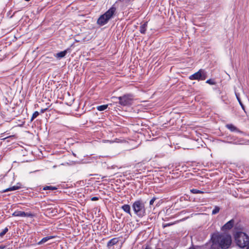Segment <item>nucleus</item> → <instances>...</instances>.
Wrapping results in <instances>:
<instances>
[{"instance_id":"16","label":"nucleus","mask_w":249,"mask_h":249,"mask_svg":"<svg viewBox=\"0 0 249 249\" xmlns=\"http://www.w3.org/2000/svg\"><path fill=\"white\" fill-rule=\"evenodd\" d=\"M19 188H20V187L18 186L17 185L13 186L11 187L8 188L7 189L3 190V192H6L11 191H15V190H17Z\"/></svg>"},{"instance_id":"21","label":"nucleus","mask_w":249,"mask_h":249,"mask_svg":"<svg viewBox=\"0 0 249 249\" xmlns=\"http://www.w3.org/2000/svg\"><path fill=\"white\" fill-rule=\"evenodd\" d=\"M38 115H39V112H38V111H35V112L33 113V115H32V117H31V121H33L35 118H36Z\"/></svg>"},{"instance_id":"26","label":"nucleus","mask_w":249,"mask_h":249,"mask_svg":"<svg viewBox=\"0 0 249 249\" xmlns=\"http://www.w3.org/2000/svg\"><path fill=\"white\" fill-rule=\"evenodd\" d=\"M173 224V223L166 224L165 225H163V227H167V226H170L171 225H172Z\"/></svg>"},{"instance_id":"8","label":"nucleus","mask_w":249,"mask_h":249,"mask_svg":"<svg viewBox=\"0 0 249 249\" xmlns=\"http://www.w3.org/2000/svg\"><path fill=\"white\" fill-rule=\"evenodd\" d=\"M234 225V220L231 219L227 222L222 227V230H227L231 229Z\"/></svg>"},{"instance_id":"10","label":"nucleus","mask_w":249,"mask_h":249,"mask_svg":"<svg viewBox=\"0 0 249 249\" xmlns=\"http://www.w3.org/2000/svg\"><path fill=\"white\" fill-rule=\"evenodd\" d=\"M118 239L116 238H113L110 240L107 243L108 248H110L113 246L116 245L118 242Z\"/></svg>"},{"instance_id":"24","label":"nucleus","mask_w":249,"mask_h":249,"mask_svg":"<svg viewBox=\"0 0 249 249\" xmlns=\"http://www.w3.org/2000/svg\"><path fill=\"white\" fill-rule=\"evenodd\" d=\"M156 198L155 197H153L149 202V205L150 206L152 205L154 202V201L156 200Z\"/></svg>"},{"instance_id":"15","label":"nucleus","mask_w":249,"mask_h":249,"mask_svg":"<svg viewBox=\"0 0 249 249\" xmlns=\"http://www.w3.org/2000/svg\"><path fill=\"white\" fill-rule=\"evenodd\" d=\"M235 96H236V97L240 104V105L241 106L242 108L245 111V106L244 105H243V104L242 103L240 98V97H239V93H237L235 91Z\"/></svg>"},{"instance_id":"11","label":"nucleus","mask_w":249,"mask_h":249,"mask_svg":"<svg viewBox=\"0 0 249 249\" xmlns=\"http://www.w3.org/2000/svg\"><path fill=\"white\" fill-rule=\"evenodd\" d=\"M148 23L145 22L144 23L142 24L140 27V32L142 34H145L146 31Z\"/></svg>"},{"instance_id":"1","label":"nucleus","mask_w":249,"mask_h":249,"mask_svg":"<svg viewBox=\"0 0 249 249\" xmlns=\"http://www.w3.org/2000/svg\"><path fill=\"white\" fill-rule=\"evenodd\" d=\"M231 237L228 234L214 233L210 242L199 247V249H228L231 244Z\"/></svg>"},{"instance_id":"9","label":"nucleus","mask_w":249,"mask_h":249,"mask_svg":"<svg viewBox=\"0 0 249 249\" xmlns=\"http://www.w3.org/2000/svg\"><path fill=\"white\" fill-rule=\"evenodd\" d=\"M121 209L126 213L128 214L129 215L132 216L131 212V208L129 205L128 204H124L121 206Z\"/></svg>"},{"instance_id":"12","label":"nucleus","mask_w":249,"mask_h":249,"mask_svg":"<svg viewBox=\"0 0 249 249\" xmlns=\"http://www.w3.org/2000/svg\"><path fill=\"white\" fill-rule=\"evenodd\" d=\"M226 127L231 132H239V129L232 124H227Z\"/></svg>"},{"instance_id":"17","label":"nucleus","mask_w":249,"mask_h":249,"mask_svg":"<svg viewBox=\"0 0 249 249\" xmlns=\"http://www.w3.org/2000/svg\"><path fill=\"white\" fill-rule=\"evenodd\" d=\"M108 105H103L97 106L96 108L99 111H103L107 108Z\"/></svg>"},{"instance_id":"31","label":"nucleus","mask_w":249,"mask_h":249,"mask_svg":"<svg viewBox=\"0 0 249 249\" xmlns=\"http://www.w3.org/2000/svg\"><path fill=\"white\" fill-rule=\"evenodd\" d=\"M247 249H249V245L247 247Z\"/></svg>"},{"instance_id":"29","label":"nucleus","mask_w":249,"mask_h":249,"mask_svg":"<svg viewBox=\"0 0 249 249\" xmlns=\"http://www.w3.org/2000/svg\"><path fill=\"white\" fill-rule=\"evenodd\" d=\"M4 249L3 247L0 246V249Z\"/></svg>"},{"instance_id":"19","label":"nucleus","mask_w":249,"mask_h":249,"mask_svg":"<svg viewBox=\"0 0 249 249\" xmlns=\"http://www.w3.org/2000/svg\"><path fill=\"white\" fill-rule=\"evenodd\" d=\"M190 192L193 194H203L204 193L202 191L196 189H192L190 190Z\"/></svg>"},{"instance_id":"22","label":"nucleus","mask_w":249,"mask_h":249,"mask_svg":"<svg viewBox=\"0 0 249 249\" xmlns=\"http://www.w3.org/2000/svg\"><path fill=\"white\" fill-rule=\"evenodd\" d=\"M206 83L211 85H214L216 84V82L213 80L211 79L207 80Z\"/></svg>"},{"instance_id":"23","label":"nucleus","mask_w":249,"mask_h":249,"mask_svg":"<svg viewBox=\"0 0 249 249\" xmlns=\"http://www.w3.org/2000/svg\"><path fill=\"white\" fill-rule=\"evenodd\" d=\"M8 231V229L7 227H6L1 232H0V237H2L4 236L6 232Z\"/></svg>"},{"instance_id":"25","label":"nucleus","mask_w":249,"mask_h":249,"mask_svg":"<svg viewBox=\"0 0 249 249\" xmlns=\"http://www.w3.org/2000/svg\"><path fill=\"white\" fill-rule=\"evenodd\" d=\"M91 200L92 201H96V200H99V197H96V196H94V197H92L91 198Z\"/></svg>"},{"instance_id":"4","label":"nucleus","mask_w":249,"mask_h":249,"mask_svg":"<svg viewBox=\"0 0 249 249\" xmlns=\"http://www.w3.org/2000/svg\"><path fill=\"white\" fill-rule=\"evenodd\" d=\"M234 238L237 245L241 248H244L249 245V236L245 232H237Z\"/></svg>"},{"instance_id":"5","label":"nucleus","mask_w":249,"mask_h":249,"mask_svg":"<svg viewBox=\"0 0 249 249\" xmlns=\"http://www.w3.org/2000/svg\"><path fill=\"white\" fill-rule=\"evenodd\" d=\"M113 99H118L119 104L122 106H129L132 105L134 96L131 93L125 94L119 97H113Z\"/></svg>"},{"instance_id":"3","label":"nucleus","mask_w":249,"mask_h":249,"mask_svg":"<svg viewBox=\"0 0 249 249\" xmlns=\"http://www.w3.org/2000/svg\"><path fill=\"white\" fill-rule=\"evenodd\" d=\"M132 209L136 215L142 218L146 215L144 202L142 199L135 201L132 204Z\"/></svg>"},{"instance_id":"6","label":"nucleus","mask_w":249,"mask_h":249,"mask_svg":"<svg viewBox=\"0 0 249 249\" xmlns=\"http://www.w3.org/2000/svg\"><path fill=\"white\" fill-rule=\"evenodd\" d=\"M207 77V72L205 70L200 69L197 72L191 75L189 78L191 80H197L199 81L205 80Z\"/></svg>"},{"instance_id":"28","label":"nucleus","mask_w":249,"mask_h":249,"mask_svg":"<svg viewBox=\"0 0 249 249\" xmlns=\"http://www.w3.org/2000/svg\"><path fill=\"white\" fill-rule=\"evenodd\" d=\"M144 249H152V248L149 245H146Z\"/></svg>"},{"instance_id":"27","label":"nucleus","mask_w":249,"mask_h":249,"mask_svg":"<svg viewBox=\"0 0 249 249\" xmlns=\"http://www.w3.org/2000/svg\"><path fill=\"white\" fill-rule=\"evenodd\" d=\"M47 110V108H44V109H42L40 111L41 113H44L45 111H46V110Z\"/></svg>"},{"instance_id":"14","label":"nucleus","mask_w":249,"mask_h":249,"mask_svg":"<svg viewBox=\"0 0 249 249\" xmlns=\"http://www.w3.org/2000/svg\"><path fill=\"white\" fill-rule=\"evenodd\" d=\"M54 237L53 236H46L45 237L43 238L41 241H40L38 243V245L42 244L46 242H47L49 240L51 239H53Z\"/></svg>"},{"instance_id":"2","label":"nucleus","mask_w":249,"mask_h":249,"mask_svg":"<svg viewBox=\"0 0 249 249\" xmlns=\"http://www.w3.org/2000/svg\"><path fill=\"white\" fill-rule=\"evenodd\" d=\"M116 12V8L114 5L112 6L104 14L100 16L97 21V23L100 26L106 24L110 19L113 18Z\"/></svg>"},{"instance_id":"30","label":"nucleus","mask_w":249,"mask_h":249,"mask_svg":"<svg viewBox=\"0 0 249 249\" xmlns=\"http://www.w3.org/2000/svg\"><path fill=\"white\" fill-rule=\"evenodd\" d=\"M189 249H195L194 248H189Z\"/></svg>"},{"instance_id":"20","label":"nucleus","mask_w":249,"mask_h":249,"mask_svg":"<svg viewBox=\"0 0 249 249\" xmlns=\"http://www.w3.org/2000/svg\"><path fill=\"white\" fill-rule=\"evenodd\" d=\"M220 208L218 206H215L214 208L212 211V214H215L219 213Z\"/></svg>"},{"instance_id":"18","label":"nucleus","mask_w":249,"mask_h":249,"mask_svg":"<svg viewBox=\"0 0 249 249\" xmlns=\"http://www.w3.org/2000/svg\"><path fill=\"white\" fill-rule=\"evenodd\" d=\"M57 188L52 186H46L43 188V190H55Z\"/></svg>"},{"instance_id":"13","label":"nucleus","mask_w":249,"mask_h":249,"mask_svg":"<svg viewBox=\"0 0 249 249\" xmlns=\"http://www.w3.org/2000/svg\"><path fill=\"white\" fill-rule=\"evenodd\" d=\"M70 49H67V50L60 52L59 53H58L56 54L55 56L57 58H61L62 57H64L67 54L68 51H70Z\"/></svg>"},{"instance_id":"7","label":"nucleus","mask_w":249,"mask_h":249,"mask_svg":"<svg viewBox=\"0 0 249 249\" xmlns=\"http://www.w3.org/2000/svg\"><path fill=\"white\" fill-rule=\"evenodd\" d=\"M13 216L32 217L34 214L31 213H25L23 211H16L12 213Z\"/></svg>"}]
</instances>
